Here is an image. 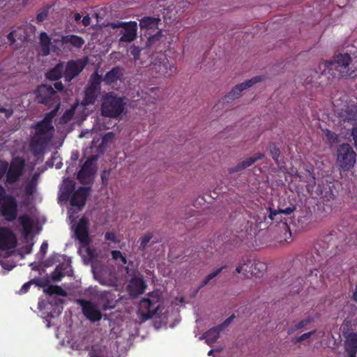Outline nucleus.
Segmentation results:
<instances>
[{"mask_svg": "<svg viewBox=\"0 0 357 357\" xmlns=\"http://www.w3.org/2000/svg\"><path fill=\"white\" fill-rule=\"evenodd\" d=\"M264 75L255 76L250 79L245 80L239 84L236 85L233 89L222 98L223 103H229L230 101L240 97L243 91L251 87L254 84L265 79Z\"/></svg>", "mask_w": 357, "mask_h": 357, "instance_id": "nucleus-13", "label": "nucleus"}, {"mask_svg": "<svg viewBox=\"0 0 357 357\" xmlns=\"http://www.w3.org/2000/svg\"><path fill=\"white\" fill-rule=\"evenodd\" d=\"M140 27L142 29H146L147 31L152 29L153 28H157L158 29V27L157 26L158 24H139Z\"/></svg>", "mask_w": 357, "mask_h": 357, "instance_id": "nucleus-58", "label": "nucleus"}, {"mask_svg": "<svg viewBox=\"0 0 357 357\" xmlns=\"http://www.w3.org/2000/svg\"><path fill=\"white\" fill-rule=\"evenodd\" d=\"M36 97L38 103L50 107L56 105L54 110L57 111L60 105V98L54 89L47 84L40 85L36 91Z\"/></svg>", "mask_w": 357, "mask_h": 357, "instance_id": "nucleus-10", "label": "nucleus"}, {"mask_svg": "<svg viewBox=\"0 0 357 357\" xmlns=\"http://www.w3.org/2000/svg\"><path fill=\"white\" fill-rule=\"evenodd\" d=\"M125 105L123 97H119L114 92L107 93L102 98L101 114L105 117L116 118L123 113Z\"/></svg>", "mask_w": 357, "mask_h": 357, "instance_id": "nucleus-4", "label": "nucleus"}, {"mask_svg": "<svg viewBox=\"0 0 357 357\" xmlns=\"http://www.w3.org/2000/svg\"><path fill=\"white\" fill-rule=\"evenodd\" d=\"M37 174H34L32 178L26 183L24 187V193L26 195L31 196L35 193L37 186Z\"/></svg>", "mask_w": 357, "mask_h": 357, "instance_id": "nucleus-36", "label": "nucleus"}, {"mask_svg": "<svg viewBox=\"0 0 357 357\" xmlns=\"http://www.w3.org/2000/svg\"><path fill=\"white\" fill-rule=\"evenodd\" d=\"M123 76V69L119 66H116L108 71L103 77H102V82L106 85L113 86L116 84L118 81L121 80Z\"/></svg>", "mask_w": 357, "mask_h": 357, "instance_id": "nucleus-24", "label": "nucleus"}, {"mask_svg": "<svg viewBox=\"0 0 357 357\" xmlns=\"http://www.w3.org/2000/svg\"><path fill=\"white\" fill-rule=\"evenodd\" d=\"M111 255L112 259L115 261L120 259V258L123 256L121 252H120L119 250H112L111 252Z\"/></svg>", "mask_w": 357, "mask_h": 357, "instance_id": "nucleus-59", "label": "nucleus"}, {"mask_svg": "<svg viewBox=\"0 0 357 357\" xmlns=\"http://www.w3.org/2000/svg\"><path fill=\"white\" fill-rule=\"evenodd\" d=\"M153 238V234L151 232H147L142 237L140 238V245L139 250H144L147 246V244L149 243L150 240Z\"/></svg>", "mask_w": 357, "mask_h": 357, "instance_id": "nucleus-45", "label": "nucleus"}, {"mask_svg": "<svg viewBox=\"0 0 357 357\" xmlns=\"http://www.w3.org/2000/svg\"><path fill=\"white\" fill-rule=\"evenodd\" d=\"M18 221L22 225L25 237L29 236L33 230V223L31 218L27 215L24 214L18 218Z\"/></svg>", "mask_w": 357, "mask_h": 357, "instance_id": "nucleus-30", "label": "nucleus"}, {"mask_svg": "<svg viewBox=\"0 0 357 357\" xmlns=\"http://www.w3.org/2000/svg\"><path fill=\"white\" fill-rule=\"evenodd\" d=\"M96 156H91L86 159L77 173V178L82 184L90 183L93 178L95 170Z\"/></svg>", "mask_w": 357, "mask_h": 357, "instance_id": "nucleus-16", "label": "nucleus"}, {"mask_svg": "<svg viewBox=\"0 0 357 357\" xmlns=\"http://www.w3.org/2000/svg\"><path fill=\"white\" fill-rule=\"evenodd\" d=\"M325 136L327 142L331 145L337 144L339 142L338 135L335 132H333L328 129L325 131Z\"/></svg>", "mask_w": 357, "mask_h": 357, "instance_id": "nucleus-42", "label": "nucleus"}, {"mask_svg": "<svg viewBox=\"0 0 357 357\" xmlns=\"http://www.w3.org/2000/svg\"><path fill=\"white\" fill-rule=\"evenodd\" d=\"M99 298L102 303V309L106 311L114 308L120 297L116 298L114 293L111 291H105L100 293Z\"/></svg>", "mask_w": 357, "mask_h": 357, "instance_id": "nucleus-23", "label": "nucleus"}, {"mask_svg": "<svg viewBox=\"0 0 357 357\" xmlns=\"http://www.w3.org/2000/svg\"><path fill=\"white\" fill-rule=\"evenodd\" d=\"M146 284L142 275L132 277L127 286L130 296L135 298L142 294L146 289Z\"/></svg>", "mask_w": 357, "mask_h": 357, "instance_id": "nucleus-21", "label": "nucleus"}, {"mask_svg": "<svg viewBox=\"0 0 357 357\" xmlns=\"http://www.w3.org/2000/svg\"><path fill=\"white\" fill-rule=\"evenodd\" d=\"M105 349V347L100 344H93L91 346L89 354L94 357H102Z\"/></svg>", "mask_w": 357, "mask_h": 357, "instance_id": "nucleus-41", "label": "nucleus"}, {"mask_svg": "<svg viewBox=\"0 0 357 357\" xmlns=\"http://www.w3.org/2000/svg\"><path fill=\"white\" fill-rule=\"evenodd\" d=\"M7 38L8 40L10 41V43L13 44L15 43V40L14 38L13 32H10Z\"/></svg>", "mask_w": 357, "mask_h": 357, "instance_id": "nucleus-64", "label": "nucleus"}, {"mask_svg": "<svg viewBox=\"0 0 357 357\" xmlns=\"http://www.w3.org/2000/svg\"><path fill=\"white\" fill-rule=\"evenodd\" d=\"M345 352L348 357H356L357 354V333L352 332L345 336L344 343Z\"/></svg>", "mask_w": 357, "mask_h": 357, "instance_id": "nucleus-25", "label": "nucleus"}, {"mask_svg": "<svg viewBox=\"0 0 357 357\" xmlns=\"http://www.w3.org/2000/svg\"><path fill=\"white\" fill-rule=\"evenodd\" d=\"M8 167V162L0 160V180L6 174Z\"/></svg>", "mask_w": 357, "mask_h": 357, "instance_id": "nucleus-48", "label": "nucleus"}, {"mask_svg": "<svg viewBox=\"0 0 357 357\" xmlns=\"http://www.w3.org/2000/svg\"><path fill=\"white\" fill-rule=\"evenodd\" d=\"M296 209V207L294 206H289L285 208L284 209H279L278 211L274 210L271 208H269V214L268 218L271 220H274L275 216L280 213H283L285 215H290L292 212H294Z\"/></svg>", "mask_w": 357, "mask_h": 357, "instance_id": "nucleus-37", "label": "nucleus"}, {"mask_svg": "<svg viewBox=\"0 0 357 357\" xmlns=\"http://www.w3.org/2000/svg\"><path fill=\"white\" fill-rule=\"evenodd\" d=\"M266 269V265L261 261H255L252 263L251 259L248 257H244L241 260L238 266L236 268L237 273L246 275L250 273L252 275L259 276V274Z\"/></svg>", "mask_w": 357, "mask_h": 357, "instance_id": "nucleus-12", "label": "nucleus"}, {"mask_svg": "<svg viewBox=\"0 0 357 357\" xmlns=\"http://www.w3.org/2000/svg\"><path fill=\"white\" fill-rule=\"evenodd\" d=\"M32 284H33L32 280H31L30 281L24 283L22 286L21 289H20L19 294H26V292H28V291L29 290V289L31 287V285Z\"/></svg>", "mask_w": 357, "mask_h": 357, "instance_id": "nucleus-54", "label": "nucleus"}, {"mask_svg": "<svg viewBox=\"0 0 357 357\" xmlns=\"http://www.w3.org/2000/svg\"><path fill=\"white\" fill-rule=\"evenodd\" d=\"M63 44H71L73 47L80 48L84 43V40L81 37L75 35H67L62 37Z\"/></svg>", "mask_w": 357, "mask_h": 357, "instance_id": "nucleus-32", "label": "nucleus"}, {"mask_svg": "<svg viewBox=\"0 0 357 357\" xmlns=\"http://www.w3.org/2000/svg\"><path fill=\"white\" fill-rule=\"evenodd\" d=\"M221 331H222L220 326H217L213 327L212 328L205 332L201 338L204 339L208 345H211L212 344L215 343L219 338L220 333Z\"/></svg>", "mask_w": 357, "mask_h": 357, "instance_id": "nucleus-29", "label": "nucleus"}, {"mask_svg": "<svg viewBox=\"0 0 357 357\" xmlns=\"http://www.w3.org/2000/svg\"><path fill=\"white\" fill-rule=\"evenodd\" d=\"M149 71L153 77H168L172 76L176 70V67L173 63H169L166 56L163 54L153 56Z\"/></svg>", "mask_w": 357, "mask_h": 357, "instance_id": "nucleus-5", "label": "nucleus"}, {"mask_svg": "<svg viewBox=\"0 0 357 357\" xmlns=\"http://www.w3.org/2000/svg\"><path fill=\"white\" fill-rule=\"evenodd\" d=\"M141 49L135 45L130 47V54L133 56L134 59L136 61L139 59L140 56Z\"/></svg>", "mask_w": 357, "mask_h": 357, "instance_id": "nucleus-52", "label": "nucleus"}, {"mask_svg": "<svg viewBox=\"0 0 357 357\" xmlns=\"http://www.w3.org/2000/svg\"><path fill=\"white\" fill-rule=\"evenodd\" d=\"M339 117L343 121H357V106L354 105H348L345 109H342L338 113Z\"/></svg>", "mask_w": 357, "mask_h": 357, "instance_id": "nucleus-26", "label": "nucleus"}, {"mask_svg": "<svg viewBox=\"0 0 357 357\" xmlns=\"http://www.w3.org/2000/svg\"><path fill=\"white\" fill-rule=\"evenodd\" d=\"M264 157V153H257L255 154L252 157L248 158L245 159L244 160H243L241 162V163L243 165V168L245 169V168L251 166L252 164H254L257 161L261 160Z\"/></svg>", "mask_w": 357, "mask_h": 357, "instance_id": "nucleus-39", "label": "nucleus"}, {"mask_svg": "<svg viewBox=\"0 0 357 357\" xmlns=\"http://www.w3.org/2000/svg\"><path fill=\"white\" fill-rule=\"evenodd\" d=\"M25 169V160L21 157H15L12 159L10 163H8V170L6 174V185H9L17 183L23 176Z\"/></svg>", "mask_w": 357, "mask_h": 357, "instance_id": "nucleus-9", "label": "nucleus"}, {"mask_svg": "<svg viewBox=\"0 0 357 357\" xmlns=\"http://www.w3.org/2000/svg\"><path fill=\"white\" fill-rule=\"evenodd\" d=\"M160 305V298L158 293L152 292L147 298L142 299L138 305L137 314L144 321L148 320L157 314Z\"/></svg>", "mask_w": 357, "mask_h": 357, "instance_id": "nucleus-6", "label": "nucleus"}, {"mask_svg": "<svg viewBox=\"0 0 357 357\" xmlns=\"http://www.w3.org/2000/svg\"><path fill=\"white\" fill-rule=\"evenodd\" d=\"M43 291L49 296H52L54 294L62 296H67L66 291L58 285H50L47 288L44 289Z\"/></svg>", "mask_w": 357, "mask_h": 357, "instance_id": "nucleus-35", "label": "nucleus"}, {"mask_svg": "<svg viewBox=\"0 0 357 357\" xmlns=\"http://www.w3.org/2000/svg\"><path fill=\"white\" fill-rule=\"evenodd\" d=\"M75 107H76V105H74L72 107L71 109L66 110L63 113V114L62 116V119L66 121L70 120L72 119L73 116L74 115Z\"/></svg>", "mask_w": 357, "mask_h": 357, "instance_id": "nucleus-50", "label": "nucleus"}, {"mask_svg": "<svg viewBox=\"0 0 357 357\" xmlns=\"http://www.w3.org/2000/svg\"><path fill=\"white\" fill-rule=\"evenodd\" d=\"M76 303L82 307L84 317L91 322H96L101 320L102 314L98 307L91 301L83 298L76 300Z\"/></svg>", "mask_w": 357, "mask_h": 357, "instance_id": "nucleus-14", "label": "nucleus"}, {"mask_svg": "<svg viewBox=\"0 0 357 357\" xmlns=\"http://www.w3.org/2000/svg\"><path fill=\"white\" fill-rule=\"evenodd\" d=\"M75 183L73 180L66 179L60 189V199L63 201H67L75 192Z\"/></svg>", "mask_w": 357, "mask_h": 357, "instance_id": "nucleus-27", "label": "nucleus"}, {"mask_svg": "<svg viewBox=\"0 0 357 357\" xmlns=\"http://www.w3.org/2000/svg\"><path fill=\"white\" fill-rule=\"evenodd\" d=\"M64 73V68L62 63H57L53 68L46 73V77L49 80L55 81L60 79Z\"/></svg>", "mask_w": 357, "mask_h": 357, "instance_id": "nucleus-31", "label": "nucleus"}, {"mask_svg": "<svg viewBox=\"0 0 357 357\" xmlns=\"http://www.w3.org/2000/svg\"><path fill=\"white\" fill-rule=\"evenodd\" d=\"M314 321V319L311 317H307V318L298 321L297 324L290 326L287 329V334L291 335L297 331L302 330L305 328L308 324L312 323Z\"/></svg>", "mask_w": 357, "mask_h": 357, "instance_id": "nucleus-33", "label": "nucleus"}, {"mask_svg": "<svg viewBox=\"0 0 357 357\" xmlns=\"http://www.w3.org/2000/svg\"><path fill=\"white\" fill-rule=\"evenodd\" d=\"M245 169L244 168H243V165L241 162L237 164L235 167H231L229 169V172L230 174H233V173H235V172H241L242 170Z\"/></svg>", "mask_w": 357, "mask_h": 357, "instance_id": "nucleus-57", "label": "nucleus"}, {"mask_svg": "<svg viewBox=\"0 0 357 357\" xmlns=\"http://www.w3.org/2000/svg\"><path fill=\"white\" fill-rule=\"evenodd\" d=\"M94 278L100 284L107 287L117 285V278L114 268L111 266L101 265L93 269Z\"/></svg>", "mask_w": 357, "mask_h": 357, "instance_id": "nucleus-11", "label": "nucleus"}, {"mask_svg": "<svg viewBox=\"0 0 357 357\" xmlns=\"http://www.w3.org/2000/svg\"><path fill=\"white\" fill-rule=\"evenodd\" d=\"M270 152L272 155L273 159L275 162L276 164H279L278 158L280 155V150L276 146L275 143H271L269 145Z\"/></svg>", "mask_w": 357, "mask_h": 357, "instance_id": "nucleus-43", "label": "nucleus"}, {"mask_svg": "<svg viewBox=\"0 0 357 357\" xmlns=\"http://www.w3.org/2000/svg\"><path fill=\"white\" fill-rule=\"evenodd\" d=\"M39 44L40 50L39 53L43 56H46L50 54V46L51 44V38L45 32H42L39 36Z\"/></svg>", "mask_w": 357, "mask_h": 357, "instance_id": "nucleus-28", "label": "nucleus"}, {"mask_svg": "<svg viewBox=\"0 0 357 357\" xmlns=\"http://www.w3.org/2000/svg\"><path fill=\"white\" fill-rule=\"evenodd\" d=\"M227 268V266H223L220 267V268H218L217 270L214 271L211 273L208 274L204 280L202 282L199 288H202L204 286H206L212 279L215 278L218 274H220L222 271Z\"/></svg>", "mask_w": 357, "mask_h": 357, "instance_id": "nucleus-40", "label": "nucleus"}, {"mask_svg": "<svg viewBox=\"0 0 357 357\" xmlns=\"http://www.w3.org/2000/svg\"><path fill=\"white\" fill-rule=\"evenodd\" d=\"M105 238L107 241H112L116 243H119V241H120L119 239H117L115 234L114 232H111V231H107L105 233Z\"/></svg>", "mask_w": 357, "mask_h": 357, "instance_id": "nucleus-53", "label": "nucleus"}, {"mask_svg": "<svg viewBox=\"0 0 357 357\" xmlns=\"http://www.w3.org/2000/svg\"><path fill=\"white\" fill-rule=\"evenodd\" d=\"M18 205L16 198L12 195L0 205V215L7 222H13L17 218Z\"/></svg>", "mask_w": 357, "mask_h": 357, "instance_id": "nucleus-15", "label": "nucleus"}, {"mask_svg": "<svg viewBox=\"0 0 357 357\" xmlns=\"http://www.w3.org/2000/svg\"><path fill=\"white\" fill-rule=\"evenodd\" d=\"M48 248V244L46 241L43 242L40 246V252L43 254H45L47 252Z\"/></svg>", "mask_w": 357, "mask_h": 357, "instance_id": "nucleus-62", "label": "nucleus"}, {"mask_svg": "<svg viewBox=\"0 0 357 357\" xmlns=\"http://www.w3.org/2000/svg\"><path fill=\"white\" fill-rule=\"evenodd\" d=\"M54 89L59 91H62L64 89L63 84L61 82H56L54 84Z\"/></svg>", "mask_w": 357, "mask_h": 357, "instance_id": "nucleus-61", "label": "nucleus"}, {"mask_svg": "<svg viewBox=\"0 0 357 357\" xmlns=\"http://www.w3.org/2000/svg\"><path fill=\"white\" fill-rule=\"evenodd\" d=\"M11 196L12 195H8L6 193L4 187L1 184H0V205L2 204V202L7 200L8 197Z\"/></svg>", "mask_w": 357, "mask_h": 357, "instance_id": "nucleus-51", "label": "nucleus"}, {"mask_svg": "<svg viewBox=\"0 0 357 357\" xmlns=\"http://www.w3.org/2000/svg\"><path fill=\"white\" fill-rule=\"evenodd\" d=\"M351 58L347 53L339 54L335 56L333 60L324 62V67L334 77L342 78L354 77L356 71L350 67Z\"/></svg>", "mask_w": 357, "mask_h": 357, "instance_id": "nucleus-3", "label": "nucleus"}, {"mask_svg": "<svg viewBox=\"0 0 357 357\" xmlns=\"http://www.w3.org/2000/svg\"><path fill=\"white\" fill-rule=\"evenodd\" d=\"M0 112L4 113L7 119L10 118L13 115V109H6V108H3V107H1Z\"/></svg>", "mask_w": 357, "mask_h": 357, "instance_id": "nucleus-60", "label": "nucleus"}, {"mask_svg": "<svg viewBox=\"0 0 357 357\" xmlns=\"http://www.w3.org/2000/svg\"><path fill=\"white\" fill-rule=\"evenodd\" d=\"M86 61L82 59L70 60L67 62L63 75L66 82H70L85 68Z\"/></svg>", "mask_w": 357, "mask_h": 357, "instance_id": "nucleus-18", "label": "nucleus"}, {"mask_svg": "<svg viewBox=\"0 0 357 357\" xmlns=\"http://www.w3.org/2000/svg\"><path fill=\"white\" fill-rule=\"evenodd\" d=\"M52 6H47L44 7L37 15V20L39 22H43L45 20L49 14L50 10L51 9Z\"/></svg>", "mask_w": 357, "mask_h": 357, "instance_id": "nucleus-47", "label": "nucleus"}, {"mask_svg": "<svg viewBox=\"0 0 357 357\" xmlns=\"http://www.w3.org/2000/svg\"><path fill=\"white\" fill-rule=\"evenodd\" d=\"M103 26H111L113 29L121 28L120 41L131 43L137 36V24H102Z\"/></svg>", "mask_w": 357, "mask_h": 357, "instance_id": "nucleus-17", "label": "nucleus"}, {"mask_svg": "<svg viewBox=\"0 0 357 357\" xmlns=\"http://www.w3.org/2000/svg\"><path fill=\"white\" fill-rule=\"evenodd\" d=\"M32 282L36 286L45 289L50 286V280L48 278H35L32 279Z\"/></svg>", "mask_w": 357, "mask_h": 357, "instance_id": "nucleus-44", "label": "nucleus"}, {"mask_svg": "<svg viewBox=\"0 0 357 357\" xmlns=\"http://www.w3.org/2000/svg\"><path fill=\"white\" fill-rule=\"evenodd\" d=\"M102 76L98 73H93L84 90V96L81 105L86 107L95 104L101 90Z\"/></svg>", "mask_w": 357, "mask_h": 357, "instance_id": "nucleus-7", "label": "nucleus"}, {"mask_svg": "<svg viewBox=\"0 0 357 357\" xmlns=\"http://www.w3.org/2000/svg\"><path fill=\"white\" fill-rule=\"evenodd\" d=\"M316 333V330L311 331L307 333H305L299 337H295L293 339L292 342L294 344L301 343L303 341L310 338L312 335H314Z\"/></svg>", "mask_w": 357, "mask_h": 357, "instance_id": "nucleus-46", "label": "nucleus"}, {"mask_svg": "<svg viewBox=\"0 0 357 357\" xmlns=\"http://www.w3.org/2000/svg\"><path fill=\"white\" fill-rule=\"evenodd\" d=\"M17 239L14 232L7 227H0V250H8L17 246Z\"/></svg>", "mask_w": 357, "mask_h": 357, "instance_id": "nucleus-19", "label": "nucleus"}, {"mask_svg": "<svg viewBox=\"0 0 357 357\" xmlns=\"http://www.w3.org/2000/svg\"><path fill=\"white\" fill-rule=\"evenodd\" d=\"M235 316L234 314L229 317L226 320H225L220 325H218V326L221 327V331H222L224 328L229 326V325L231 324V322L234 319Z\"/></svg>", "mask_w": 357, "mask_h": 357, "instance_id": "nucleus-55", "label": "nucleus"}, {"mask_svg": "<svg viewBox=\"0 0 357 357\" xmlns=\"http://www.w3.org/2000/svg\"><path fill=\"white\" fill-rule=\"evenodd\" d=\"M90 190V187H79L73 193L70 201V205L77 206L79 210H81L86 204Z\"/></svg>", "mask_w": 357, "mask_h": 357, "instance_id": "nucleus-22", "label": "nucleus"}, {"mask_svg": "<svg viewBox=\"0 0 357 357\" xmlns=\"http://www.w3.org/2000/svg\"><path fill=\"white\" fill-rule=\"evenodd\" d=\"M351 299L354 302H357V283L355 285V288H354V292H353V294H352Z\"/></svg>", "mask_w": 357, "mask_h": 357, "instance_id": "nucleus-63", "label": "nucleus"}, {"mask_svg": "<svg viewBox=\"0 0 357 357\" xmlns=\"http://www.w3.org/2000/svg\"><path fill=\"white\" fill-rule=\"evenodd\" d=\"M105 13L104 10H91L89 13L84 16L82 22H91L93 21H96V22H99L100 20H102L103 18L102 15Z\"/></svg>", "mask_w": 357, "mask_h": 357, "instance_id": "nucleus-34", "label": "nucleus"}, {"mask_svg": "<svg viewBox=\"0 0 357 357\" xmlns=\"http://www.w3.org/2000/svg\"><path fill=\"white\" fill-rule=\"evenodd\" d=\"M339 242L337 231L333 229L315 243L311 254L306 258L307 266H314L309 268L310 273L308 275H312L314 271L318 272V269L326 264L328 258L339 254L342 248Z\"/></svg>", "mask_w": 357, "mask_h": 357, "instance_id": "nucleus-1", "label": "nucleus"}, {"mask_svg": "<svg viewBox=\"0 0 357 357\" xmlns=\"http://www.w3.org/2000/svg\"><path fill=\"white\" fill-rule=\"evenodd\" d=\"M162 20L160 18H153L151 17H144L139 20V22H160Z\"/></svg>", "mask_w": 357, "mask_h": 357, "instance_id": "nucleus-56", "label": "nucleus"}, {"mask_svg": "<svg viewBox=\"0 0 357 357\" xmlns=\"http://www.w3.org/2000/svg\"><path fill=\"white\" fill-rule=\"evenodd\" d=\"M162 30L159 29L157 31L156 33L155 34H150L149 33V36H147L149 43L151 44L154 43L155 41L159 40L160 38L161 37Z\"/></svg>", "mask_w": 357, "mask_h": 357, "instance_id": "nucleus-49", "label": "nucleus"}, {"mask_svg": "<svg viewBox=\"0 0 357 357\" xmlns=\"http://www.w3.org/2000/svg\"><path fill=\"white\" fill-rule=\"evenodd\" d=\"M64 265L61 264L57 266L54 271L51 274V280L53 282H60L63 278L65 276L63 271L65 268H63Z\"/></svg>", "mask_w": 357, "mask_h": 357, "instance_id": "nucleus-38", "label": "nucleus"}, {"mask_svg": "<svg viewBox=\"0 0 357 357\" xmlns=\"http://www.w3.org/2000/svg\"><path fill=\"white\" fill-rule=\"evenodd\" d=\"M356 154L349 144H341L337 150V163L343 171H349L356 163Z\"/></svg>", "mask_w": 357, "mask_h": 357, "instance_id": "nucleus-8", "label": "nucleus"}, {"mask_svg": "<svg viewBox=\"0 0 357 357\" xmlns=\"http://www.w3.org/2000/svg\"><path fill=\"white\" fill-rule=\"evenodd\" d=\"M89 220L86 217H82L75 229V236L83 246H88L91 241L89 234Z\"/></svg>", "mask_w": 357, "mask_h": 357, "instance_id": "nucleus-20", "label": "nucleus"}, {"mask_svg": "<svg viewBox=\"0 0 357 357\" xmlns=\"http://www.w3.org/2000/svg\"><path fill=\"white\" fill-rule=\"evenodd\" d=\"M56 114V110H52L46 114L41 121L31 126L34 132L31 137L30 148L33 155L43 153L50 142L54 130L52 121Z\"/></svg>", "mask_w": 357, "mask_h": 357, "instance_id": "nucleus-2", "label": "nucleus"}]
</instances>
